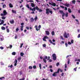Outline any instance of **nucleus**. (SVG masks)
I'll list each match as a JSON object with an SVG mask.
<instances>
[{
  "mask_svg": "<svg viewBox=\"0 0 80 80\" xmlns=\"http://www.w3.org/2000/svg\"><path fill=\"white\" fill-rule=\"evenodd\" d=\"M46 14H47V15H48V14H49V13H50L51 14H52V13H53V12L52 11H50V9L47 8L46 9Z\"/></svg>",
  "mask_w": 80,
  "mask_h": 80,
  "instance_id": "obj_1",
  "label": "nucleus"
},
{
  "mask_svg": "<svg viewBox=\"0 0 80 80\" xmlns=\"http://www.w3.org/2000/svg\"><path fill=\"white\" fill-rule=\"evenodd\" d=\"M26 7H27L28 8V9H30V10H32V11L35 12V7H34L32 9V8L31 7H29V5L28 4H27V5L26 6Z\"/></svg>",
  "mask_w": 80,
  "mask_h": 80,
  "instance_id": "obj_2",
  "label": "nucleus"
},
{
  "mask_svg": "<svg viewBox=\"0 0 80 80\" xmlns=\"http://www.w3.org/2000/svg\"><path fill=\"white\" fill-rule=\"evenodd\" d=\"M52 59L54 60H56V59H57V57H56V54H52Z\"/></svg>",
  "mask_w": 80,
  "mask_h": 80,
  "instance_id": "obj_3",
  "label": "nucleus"
},
{
  "mask_svg": "<svg viewBox=\"0 0 80 80\" xmlns=\"http://www.w3.org/2000/svg\"><path fill=\"white\" fill-rule=\"evenodd\" d=\"M63 36L65 38H68V36H67V32H65L64 33Z\"/></svg>",
  "mask_w": 80,
  "mask_h": 80,
  "instance_id": "obj_4",
  "label": "nucleus"
},
{
  "mask_svg": "<svg viewBox=\"0 0 80 80\" xmlns=\"http://www.w3.org/2000/svg\"><path fill=\"white\" fill-rule=\"evenodd\" d=\"M47 38H48V37L47 36H44L43 38V41H45V42L47 41V40L46 39Z\"/></svg>",
  "mask_w": 80,
  "mask_h": 80,
  "instance_id": "obj_5",
  "label": "nucleus"
},
{
  "mask_svg": "<svg viewBox=\"0 0 80 80\" xmlns=\"http://www.w3.org/2000/svg\"><path fill=\"white\" fill-rule=\"evenodd\" d=\"M62 5H65V6H66V7H68L69 6H70V4L68 3H63Z\"/></svg>",
  "mask_w": 80,
  "mask_h": 80,
  "instance_id": "obj_6",
  "label": "nucleus"
},
{
  "mask_svg": "<svg viewBox=\"0 0 80 80\" xmlns=\"http://www.w3.org/2000/svg\"><path fill=\"white\" fill-rule=\"evenodd\" d=\"M52 75L53 77H57V73L55 72L52 74Z\"/></svg>",
  "mask_w": 80,
  "mask_h": 80,
  "instance_id": "obj_7",
  "label": "nucleus"
},
{
  "mask_svg": "<svg viewBox=\"0 0 80 80\" xmlns=\"http://www.w3.org/2000/svg\"><path fill=\"white\" fill-rule=\"evenodd\" d=\"M3 14L4 15H6L7 14V11L5 10H4V11H3Z\"/></svg>",
  "mask_w": 80,
  "mask_h": 80,
  "instance_id": "obj_8",
  "label": "nucleus"
},
{
  "mask_svg": "<svg viewBox=\"0 0 80 80\" xmlns=\"http://www.w3.org/2000/svg\"><path fill=\"white\" fill-rule=\"evenodd\" d=\"M45 32L46 33V35H50V32L49 31H46Z\"/></svg>",
  "mask_w": 80,
  "mask_h": 80,
  "instance_id": "obj_9",
  "label": "nucleus"
},
{
  "mask_svg": "<svg viewBox=\"0 0 80 80\" xmlns=\"http://www.w3.org/2000/svg\"><path fill=\"white\" fill-rule=\"evenodd\" d=\"M31 6L32 7H35V5L34 4V3H31Z\"/></svg>",
  "mask_w": 80,
  "mask_h": 80,
  "instance_id": "obj_10",
  "label": "nucleus"
},
{
  "mask_svg": "<svg viewBox=\"0 0 80 80\" xmlns=\"http://www.w3.org/2000/svg\"><path fill=\"white\" fill-rule=\"evenodd\" d=\"M1 29L2 30H5L6 29L5 27L2 26L1 27Z\"/></svg>",
  "mask_w": 80,
  "mask_h": 80,
  "instance_id": "obj_11",
  "label": "nucleus"
},
{
  "mask_svg": "<svg viewBox=\"0 0 80 80\" xmlns=\"http://www.w3.org/2000/svg\"><path fill=\"white\" fill-rule=\"evenodd\" d=\"M4 20H2L1 22L0 23V25H2V24H3L4 23Z\"/></svg>",
  "mask_w": 80,
  "mask_h": 80,
  "instance_id": "obj_12",
  "label": "nucleus"
},
{
  "mask_svg": "<svg viewBox=\"0 0 80 80\" xmlns=\"http://www.w3.org/2000/svg\"><path fill=\"white\" fill-rule=\"evenodd\" d=\"M10 23L12 24H13V23H14V20H13V19H12V20L10 21Z\"/></svg>",
  "mask_w": 80,
  "mask_h": 80,
  "instance_id": "obj_13",
  "label": "nucleus"
},
{
  "mask_svg": "<svg viewBox=\"0 0 80 80\" xmlns=\"http://www.w3.org/2000/svg\"><path fill=\"white\" fill-rule=\"evenodd\" d=\"M31 22H33V21H34V19H33V18H31Z\"/></svg>",
  "mask_w": 80,
  "mask_h": 80,
  "instance_id": "obj_14",
  "label": "nucleus"
},
{
  "mask_svg": "<svg viewBox=\"0 0 80 80\" xmlns=\"http://www.w3.org/2000/svg\"><path fill=\"white\" fill-rule=\"evenodd\" d=\"M59 12H60V13L61 14H62L64 12H63V11L62 10H59Z\"/></svg>",
  "mask_w": 80,
  "mask_h": 80,
  "instance_id": "obj_15",
  "label": "nucleus"
},
{
  "mask_svg": "<svg viewBox=\"0 0 80 80\" xmlns=\"http://www.w3.org/2000/svg\"><path fill=\"white\" fill-rule=\"evenodd\" d=\"M35 9H36L37 10H38H38H39V8H38V6H36V7H35Z\"/></svg>",
  "mask_w": 80,
  "mask_h": 80,
  "instance_id": "obj_16",
  "label": "nucleus"
},
{
  "mask_svg": "<svg viewBox=\"0 0 80 80\" xmlns=\"http://www.w3.org/2000/svg\"><path fill=\"white\" fill-rule=\"evenodd\" d=\"M12 13H15V14H16V11H14V10H12Z\"/></svg>",
  "mask_w": 80,
  "mask_h": 80,
  "instance_id": "obj_17",
  "label": "nucleus"
},
{
  "mask_svg": "<svg viewBox=\"0 0 80 80\" xmlns=\"http://www.w3.org/2000/svg\"><path fill=\"white\" fill-rule=\"evenodd\" d=\"M52 6H53V7H55V6H56V4L55 3H52Z\"/></svg>",
  "mask_w": 80,
  "mask_h": 80,
  "instance_id": "obj_18",
  "label": "nucleus"
},
{
  "mask_svg": "<svg viewBox=\"0 0 80 80\" xmlns=\"http://www.w3.org/2000/svg\"><path fill=\"white\" fill-rule=\"evenodd\" d=\"M9 5L10 8H12V7H13V5H12L11 3H10Z\"/></svg>",
  "mask_w": 80,
  "mask_h": 80,
  "instance_id": "obj_19",
  "label": "nucleus"
},
{
  "mask_svg": "<svg viewBox=\"0 0 80 80\" xmlns=\"http://www.w3.org/2000/svg\"><path fill=\"white\" fill-rule=\"evenodd\" d=\"M68 12H69V13H72V11H71V9L69 8H68Z\"/></svg>",
  "mask_w": 80,
  "mask_h": 80,
  "instance_id": "obj_20",
  "label": "nucleus"
},
{
  "mask_svg": "<svg viewBox=\"0 0 80 80\" xmlns=\"http://www.w3.org/2000/svg\"><path fill=\"white\" fill-rule=\"evenodd\" d=\"M21 59H22V58L21 57H19L18 58V61H20Z\"/></svg>",
  "mask_w": 80,
  "mask_h": 80,
  "instance_id": "obj_21",
  "label": "nucleus"
},
{
  "mask_svg": "<svg viewBox=\"0 0 80 80\" xmlns=\"http://www.w3.org/2000/svg\"><path fill=\"white\" fill-rule=\"evenodd\" d=\"M35 28H36V29L37 31H38V26H35Z\"/></svg>",
  "mask_w": 80,
  "mask_h": 80,
  "instance_id": "obj_22",
  "label": "nucleus"
},
{
  "mask_svg": "<svg viewBox=\"0 0 80 80\" xmlns=\"http://www.w3.org/2000/svg\"><path fill=\"white\" fill-rule=\"evenodd\" d=\"M52 35H55V32L54 31H52Z\"/></svg>",
  "mask_w": 80,
  "mask_h": 80,
  "instance_id": "obj_23",
  "label": "nucleus"
},
{
  "mask_svg": "<svg viewBox=\"0 0 80 80\" xmlns=\"http://www.w3.org/2000/svg\"><path fill=\"white\" fill-rule=\"evenodd\" d=\"M39 67L40 68V69L41 70L42 69V64H39Z\"/></svg>",
  "mask_w": 80,
  "mask_h": 80,
  "instance_id": "obj_24",
  "label": "nucleus"
},
{
  "mask_svg": "<svg viewBox=\"0 0 80 80\" xmlns=\"http://www.w3.org/2000/svg\"><path fill=\"white\" fill-rule=\"evenodd\" d=\"M12 55H16V52H13L12 53Z\"/></svg>",
  "mask_w": 80,
  "mask_h": 80,
  "instance_id": "obj_25",
  "label": "nucleus"
},
{
  "mask_svg": "<svg viewBox=\"0 0 80 80\" xmlns=\"http://www.w3.org/2000/svg\"><path fill=\"white\" fill-rule=\"evenodd\" d=\"M57 73H59V72H60V68H58V71L57 72H56Z\"/></svg>",
  "mask_w": 80,
  "mask_h": 80,
  "instance_id": "obj_26",
  "label": "nucleus"
},
{
  "mask_svg": "<svg viewBox=\"0 0 80 80\" xmlns=\"http://www.w3.org/2000/svg\"><path fill=\"white\" fill-rule=\"evenodd\" d=\"M43 61L44 63H47V60H46L45 58L43 59Z\"/></svg>",
  "mask_w": 80,
  "mask_h": 80,
  "instance_id": "obj_27",
  "label": "nucleus"
},
{
  "mask_svg": "<svg viewBox=\"0 0 80 80\" xmlns=\"http://www.w3.org/2000/svg\"><path fill=\"white\" fill-rule=\"evenodd\" d=\"M23 55H24V53H23V52H21L20 53V55L21 57H23Z\"/></svg>",
  "mask_w": 80,
  "mask_h": 80,
  "instance_id": "obj_28",
  "label": "nucleus"
},
{
  "mask_svg": "<svg viewBox=\"0 0 80 80\" xmlns=\"http://www.w3.org/2000/svg\"><path fill=\"white\" fill-rule=\"evenodd\" d=\"M6 31L8 33H9L10 31L9 30V28H8L6 29Z\"/></svg>",
  "mask_w": 80,
  "mask_h": 80,
  "instance_id": "obj_29",
  "label": "nucleus"
},
{
  "mask_svg": "<svg viewBox=\"0 0 80 80\" xmlns=\"http://www.w3.org/2000/svg\"><path fill=\"white\" fill-rule=\"evenodd\" d=\"M6 7V5L5 4H4L2 6V8H5Z\"/></svg>",
  "mask_w": 80,
  "mask_h": 80,
  "instance_id": "obj_30",
  "label": "nucleus"
},
{
  "mask_svg": "<svg viewBox=\"0 0 80 80\" xmlns=\"http://www.w3.org/2000/svg\"><path fill=\"white\" fill-rule=\"evenodd\" d=\"M23 26H21V31H23Z\"/></svg>",
  "mask_w": 80,
  "mask_h": 80,
  "instance_id": "obj_31",
  "label": "nucleus"
},
{
  "mask_svg": "<svg viewBox=\"0 0 80 80\" xmlns=\"http://www.w3.org/2000/svg\"><path fill=\"white\" fill-rule=\"evenodd\" d=\"M68 12H66V13L65 14V17H68Z\"/></svg>",
  "mask_w": 80,
  "mask_h": 80,
  "instance_id": "obj_32",
  "label": "nucleus"
},
{
  "mask_svg": "<svg viewBox=\"0 0 80 80\" xmlns=\"http://www.w3.org/2000/svg\"><path fill=\"white\" fill-rule=\"evenodd\" d=\"M49 41L50 43H52V44L53 43V42H52V41L51 40H50V39L49 40Z\"/></svg>",
  "mask_w": 80,
  "mask_h": 80,
  "instance_id": "obj_33",
  "label": "nucleus"
},
{
  "mask_svg": "<svg viewBox=\"0 0 80 80\" xmlns=\"http://www.w3.org/2000/svg\"><path fill=\"white\" fill-rule=\"evenodd\" d=\"M76 2V1L75 0H72V3H74V4H75V3Z\"/></svg>",
  "mask_w": 80,
  "mask_h": 80,
  "instance_id": "obj_34",
  "label": "nucleus"
},
{
  "mask_svg": "<svg viewBox=\"0 0 80 80\" xmlns=\"http://www.w3.org/2000/svg\"><path fill=\"white\" fill-rule=\"evenodd\" d=\"M37 18H38L36 16L35 18H34V20L35 21H37Z\"/></svg>",
  "mask_w": 80,
  "mask_h": 80,
  "instance_id": "obj_35",
  "label": "nucleus"
},
{
  "mask_svg": "<svg viewBox=\"0 0 80 80\" xmlns=\"http://www.w3.org/2000/svg\"><path fill=\"white\" fill-rule=\"evenodd\" d=\"M39 12H43V10L41 9H39Z\"/></svg>",
  "mask_w": 80,
  "mask_h": 80,
  "instance_id": "obj_36",
  "label": "nucleus"
},
{
  "mask_svg": "<svg viewBox=\"0 0 80 80\" xmlns=\"http://www.w3.org/2000/svg\"><path fill=\"white\" fill-rule=\"evenodd\" d=\"M2 19L3 20H5V18H5V17H2Z\"/></svg>",
  "mask_w": 80,
  "mask_h": 80,
  "instance_id": "obj_37",
  "label": "nucleus"
},
{
  "mask_svg": "<svg viewBox=\"0 0 80 80\" xmlns=\"http://www.w3.org/2000/svg\"><path fill=\"white\" fill-rule=\"evenodd\" d=\"M32 66H30L29 67V69H32Z\"/></svg>",
  "mask_w": 80,
  "mask_h": 80,
  "instance_id": "obj_38",
  "label": "nucleus"
},
{
  "mask_svg": "<svg viewBox=\"0 0 80 80\" xmlns=\"http://www.w3.org/2000/svg\"><path fill=\"white\" fill-rule=\"evenodd\" d=\"M65 68H67V65L66 64H65Z\"/></svg>",
  "mask_w": 80,
  "mask_h": 80,
  "instance_id": "obj_39",
  "label": "nucleus"
},
{
  "mask_svg": "<svg viewBox=\"0 0 80 80\" xmlns=\"http://www.w3.org/2000/svg\"><path fill=\"white\" fill-rule=\"evenodd\" d=\"M65 13L64 12L62 14V17H65Z\"/></svg>",
  "mask_w": 80,
  "mask_h": 80,
  "instance_id": "obj_40",
  "label": "nucleus"
},
{
  "mask_svg": "<svg viewBox=\"0 0 80 80\" xmlns=\"http://www.w3.org/2000/svg\"><path fill=\"white\" fill-rule=\"evenodd\" d=\"M36 68H37V67L36 66L34 65L33 66V68H34V69H35Z\"/></svg>",
  "mask_w": 80,
  "mask_h": 80,
  "instance_id": "obj_41",
  "label": "nucleus"
},
{
  "mask_svg": "<svg viewBox=\"0 0 80 80\" xmlns=\"http://www.w3.org/2000/svg\"><path fill=\"white\" fill-rule=\"evenodd\" d=\"M59 65H60V63H59V62H58L56 64V66L58 67V66Z\"/></svg>",
  "mask_w": 80,
  "mask_h": 80,
  "instance_id": "obj_42",
  "label": "nucleus"
},
{
  "mask_svg": "<svg viewBox=\"0 0 80 80\" xmlns=\"http://www.w3.org/2000/svg\"><path fill=\"white\" fill-rule=\"evenodd\" d=\"M23 43H22L21 44V46H20V48H22V46H23Z\"/></svg>",
  "mask_w": 80,
  "mask_h": 80,
  "instance_id": "obj_43",
  "label": "nucleus"
},
{
  "mask_svg": "<svg viewBox=\"0 0 80 80\" xmlns=\"http://www.w3.org/2000/svg\"><path fill=\"white\" fill-rule=\"evenodd\" d=\"M72 18L74 19L75 18V17L74 16V15H72Z\"/></svg>",
  "mask_w": 80,
  "mask_h": 80,
  "instance_id": "obj_44",
  "label": "nucleus"
},
{
  "mask_svg": "<svg viewBox=\"0 0 80 80\" xmlns=\"http://www.w3.org/2000/svg\"><path fill=\"white\" fill-rule=\"evenodd\" d=\"M14 63H17V60L15 59V62L14 61Z\"/></svg>",
  "mask_w": 80,
  "mask_h": 80,
  "instance_id": "obj_45",
  "label": "nucleus"
},
{
  "mask_svg": "<svg viewBox=\"0 0 80 80\" xmlns=\"http://www.w3.org/2000/svg\"><path fill=\"white\" fill-rule=\"evenodd\" d=\"M16 32H18V30H19V29H18V28L17 29H16Z\"/></svg>",
  "mask_w": 80,
  "mask_h": 80,
  "instance_id": "obj_46",
  "label": "nucleus"
},
{
  "mask_svg": "<svg viewBox=\"0 0 80 80\" xmlns=\"http://www.w3.org/2000/svg\"><path fill=\"white\" fill-rule=\"evenodd\" d=\"M60 38L62 40H64V39L63 38V36H61Z\"/></svg>",
  "mask_w": 80,
  "mask_h": 80,
  "instance_id": "obj_47",
  "label": "nucleus"
},
{
  "mask_svg": "<svg viewBox=\"0 0 80 80\" xmlns=\"http://www.w3.org/2000/svg\"><path fill=\"white\" fill-rule=\"evenodd\" d=\"M71 42V43H73V39H72Z\"/></svg>",
  "mask_w": 80,
  "mask_h": 80,
  "instance_id": "obj_48",
  "label": "nucleus"
},
{
  "mask_svg": "<svg viewBox=\"0 0 80 80\" xmlns=\"http://www.w3.org/2000/svg\"><path fill=\"white\" fill-rule=\"evenodd\" d=\"M43 47H46V44H44L42 45Z\"/></svg>",
  "mask_w": 80,
  "mask_h": 80,
  "instance_id": "obj_49",
  "label": "nucleus"
},
{
  "mask_svg": "<svg viewBox=\"0 0 80 80\" xmlns=\"http://www.w3.org/2000/svg\"><path fill=\"white\" fill-rule=\"evenodd\" d=\"M4 48L2 47H0V49H1V50H3V49Z\"/></svg>",
  "mask_w": 80,
  "mask_h": 80,
  "instance_id": "obj_50",
  "label": "nucleus"
},
{
  "mask_svg": "<svg viewBox=\"0 0 80 80\" xmlns=\"http://www.w3.org/2000/svg\"><path fill=\"white\" fill-rule=\"evenodd\" d=\"M68 45H71V44H72V43L70 42H68Z\"/></svg>",
  "mask_w": 80,
  "mask_h": 80,
  "instance_id": "obj_51",
  "label": "nucleus"
},
{
  "mask_svg": "<svg viewBox=\"0 0 80 80\" xmlns=\"http://www.w3.org/2000/svg\"><path fill=\"white\" fill-rule=\"evenodd\" d=\"M3 78H5L4 77L0 78V80H2V79H3Z\"/></svg>",
  "mask_w": 80,
  "mask_h": 80,
  "instance_id": "obj_52",
  "label": "nucleus"
},
{
  "mask_svg": "<svg viewBox=\"0 0 80 80\" xmlns=\"http://www.w3.org/2000/svg\"><path fill=\"white\" fill-rule=\"evenodd\" d=\"M65 45L66 47H68V44H67V43H65Z\"/></svg>",
  "mask_w": 80,
  "mask_h": 80,
  "instance_id": "obj_53",
  "label": "nucleus"
},
{
  "mask_svg": "<svg viewBox=\"0 0 80 80\" xmlns=\"http://www.w3.org/2000/svg\"><path fill=\"white\" fill-rule=\"evenodd\" d=\"M50 71L51 72H53V70H52V69H50Z\"/></svg>",
  "mask_w": 80,
  "mask_h": 80,
  "instance_id": "obj_54",
  "label": "nucleus"
},
{
  "mask_svg": "<svg viewBox=\"0 0 80 80\" xmlns=\"http://www.w3.org/2000/svg\"><path fill=\"white\" fill-rule=\"evenodd\" d=\"M28 2H33V1L30 0L29 1H28Z\"/></svg>",
  "mask_w": 80,
  "mask_h": 80,
  "instance_id": "obj_55",
  "label": "nucleus"
},
{
  "mask_svg": "<svg viewBox=\"0 0 80 80\" xmlns=\"http://www.w3.org/2000/svg\"><path fill=\"white\" fill-rule=\"evenodd\" d=\"M60 7L61 8H65L63 6H60Z\"/></svg>",
  "mask_w": 80,
  "mask_h": 80,
  "instance_id": "obj_56",
  "label": "nucleus"
},
{
  "mask_svg": "<svg viewBox=\"0 0 80 80\" xmlns=\"http://www.w3.org/2000/svg\"><path fill=\"white\" fill-rule=\"evenodd\" d=\"M26 28L27 29V30H29V27H28V26H27L26 27Z\"/></svg>",
  "mask_w": 80,
  "mask_h": 80,
  "instance_id": "obj_57",
  "label": "nucleus"
},
{
  "mask_svg": "<svg viewBox=\"0 0 80 80\" xmlns=\"http://www.w3.org/2000/svg\"><path fill=\"white\" fill-rule=\"evenodd\" d=\"M50 56H48V58L47 59L48 60H50Z\"/></svg>",
  "mask_w": 80,
  "mask_h": 80,
  "instance_id": "obj_58",
  "label": "nucleus"
},
{
  "mask_svg": "<svg viewBox=\"0 0 80 80\" xmlns=\"http://www.w3.org/2000/svg\"><path fill=\"white\" fill-rule=\"evenodd\" d=\"M63 75H64V73L63 72H62V74H61V76L62 77H63Z\"/></svg>",
  "mask_w": 80,
  "mask_h": 80,
  "instance_id": "obj_59",
  "label": "nucleus"
},
{
  "mask_svg": "<svg viewBox=\"0 0 80 80\" xmlns=\"http://www.w3.org/2000/svg\"><path fill=\"white\" fill-rule=\"evenodd\" d=\"M19 80H25V78H23L20 79Z\"/></svg>",
  "mask_w": 80,
  "mask_h": 80,
  "instance_id": "obj_60",
  "label": "nucleus"
},
{
  "mask_svg": "<svg viewBox=\"0 0 80 80\" xmlns=\"http://www.w3.org/2000/svg\"><path fill=\"white\" fill-rule=\"evenodd\" d=\"M49 67L50 68H52V65L49 66Z\"/></svg>",
  "mask_w": 80,
  "mask_h": 80,
  "instance_id": "obj_61",
  "label": "nucleus"
},
{
  "mask_svg": "<svg viewBox=\"0 0 80 80\" xmlns=\"http://www.w3.org/2000/svg\"><path fill=\"white\" fill-rule=\"evenodd\" d=\"M77 68H74V70H75V71H77Z\"/></svg>",
  "mask_w": 80,
  "mask_h": 80,
  "instance_id": "obj_62",
  "label": "nucleus"
},
{
  "mask_svg": "<svg viewBox=\"0 0 80 80\" xmlns=\"http://www.w3.org/2000/svg\"><path fill=\"white\" fill-rule=\"evenodd\" d=\"M48 57H47V56H45L44 57V58H45V59H48Z\"/></svg>",
  "mask_w": 80,
  "mask_h": 80,
  "instance_id": "obj_63",
  "label": "nucleus"
},
{
  "mask_svg": "<svg viewBox=\"0 0 80 80\" xmlns=\"http://www.w3.org/2000/svg\"><path fill=\"white\" fill-rule=\"evenodd\" d=\"M78 38H80V34L78 35Z\"/></svg>",
  "mask_w": 80,
  "mask_h": 80,
  "instance_id": "obj_64",
  "label": "nucleus"
}]
</instances>
